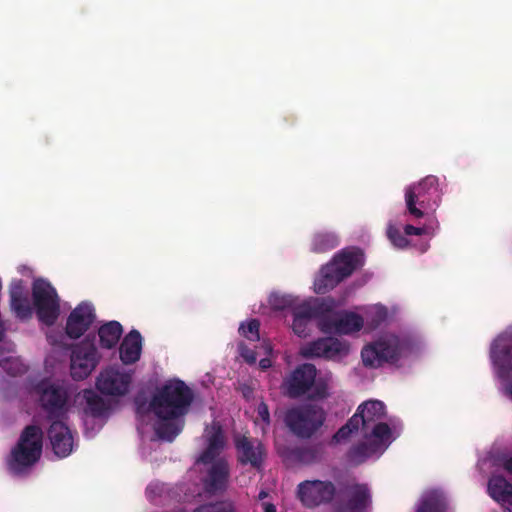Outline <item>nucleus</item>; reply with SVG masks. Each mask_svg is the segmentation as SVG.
I'll list each match as a JSON object with an SVG mask.
<instances>
[{
  "mask_svg": "<svg viewBox=\"0 0 512 512\" xmlns=\"http://www.w3.org/2000/svg\"><path fill=\"white\" fill-rule=\"evenodd\" d=\"M193 512H235L234 505L228 501L204 504L197 507Z\"/></svg>",
  "mask_w": 512,
  "mask_h": 512,
  "instance_id": "c9c22d12",
  "label": "nucleus"
},
{
  "mask_svg": "<svg viewBox=\"0 0 512 512\" xmlns=\"http://www.w3.org/2000/svg\"><path fill=\"white\" fill-rule=\"evenodd\" d=\"M259 366L262 370H266L271 366V360L268 358H263L260 360Z\"/></svg>",
  "mask_w": 512,
  "mask_h": 512,
  "instance_id": "09e8293b",
  "label": "nucleus"
},
{
  "mask_svg": "<svg viewBox=\"0 0 512 512\" xmlns=\"http://www.w3.org/2000/svg\"><path fill=\"white\" fill-rule=\"evenodd\" d=\"M363 421V430H369L372 424L380 422L385 415V405L379 400H369L357 408Z\"/></svg>",
  "mask_w": 512,
  "mask_h": 512,
  "instance_id": "393cba45",
  "label": "nucleus"
},
{
  "mask_svg": "<svg viewBox=\"0 0 512 512\" xmlns=\"http://www.w3.org/2000/svg\"><path fill=\"white\" fill-rule=\"evenodd\" d=\"M208 446L216 450H222L224 447V436L220 426H214L213 432L208 437Z\"/></svg>",
  "mask_w": 512,
  "mask_h": 512,
  "instance_id": "4c0bfd02",
  "label": "nucleus"
},
{
  "mask_svg": "<svg viewBox=\"0 0 512 512\" xmlns=\"http://www.w3.org/2000/svg\"><path fill=\"white\" fill-rule=\"evenodd\" d=\"M505 392L506 394L512 398V381L508 382L505 386Z\"/></svg>",
  "mask_w": 512,
  "mask_h": 512,
  "instance_id": "603ef678",
  "label": "nucleus"
},
{
  "mask_svg": "<svg viewBox=\"0 0 512 512\" xmlns=\"http://www.w3.org/2000/svg\"><path fill=\"white\" fill-rule=\"evenodd\" d=\"M323 311V305H311L310 303L304 302L293 307V317L310 321L313 318L319 317Z\"/></svg>",
  "mask_w": 512,
  "mask_h": 512,
  "instance_id": "2f4dec72",
  "label": "nucleus"
},
{
  "mask_svg": "<svg viewBox=\"0 0 512 512\" xmlns=\"http://www.w3.org/2000/svg\"><path fill=\"white\" fill-rule=\"evenodd\" d=\"M317 370L313 364L304 363L296 367L283 381L282 389L286 396L296 399L304 396L309 391L311 399H323L327 396V386L324 383H316Z\"/></svg>",
  "mask_w": 512,
  "mask_h": 512,
  "instance_id": "39448f33",
  "label": "nucleus"
},
{
  "mask_svg": "<svg viewBox=\"0 0 512 512\" xmlns=\"http://www.w3.org/2000/svg\"><path fill=\"white\" fill-rule=\"evenodd\" d=\"M48 437L54 453L59 457H67L73 450V436L70 429L60 420H52L48 429Z\"/></svg>",
  "mask_w": 512,
  "mask_h": 512,
  "instance_id": "a211bd4d",
  "label": "nucleus"
},
{
  "mask_svg": "<svg viewBox=\"0 0 512 512\" xmlns=\"http://www.w3.org/2000/svg\"><path fill=\"white\" fill-rule=\"evenodd\" d=\"M239 352L241 357L245 360L248 364H254L257 361V354L256 352L246 346L244 343H240L239 346Z\"/></svg>",
  "mask_w": 512,
  "mask_h": 512,
  "instance_id": "ea45409f",
  "label": "nucleus"
},
{
  "mask_svg": "<svg viewBox=\"0 0 512 512\" xmlns=\"http://www.w3.org/2000/svg\"><path fill=\"white\" fill-rule=\"evenodd\" d=\"M440 201L438 178L428 175L405 189V204L409 215L422 218L429 210H435Z\"/></svg>",
  "mask_w": 512,
  "mask_h": 512,
  "instance_id": "7ed1b4c3",
  "label": "nucleus"
},
{
  "mask_svg": "<svg viewBox=\"0 0 512 512\" xmlns=\"http://www.w3.org/2000/svg\"><path fill=\"white\" fill-rule=\"evenodd\" d=\"M260 323L257 319H251L247 324L242 323L239 327V333L250 341H258Z\"/></svg>",
  "mask_w": 512,
  "mask_h": 512,
  "instance_id": "72a5a7b5",
  "label": "nucleus"
},
{
  "mask_svg": "<svg viewBox=\"0 0 512 512\" xmlns=\"http://www.w3.org/2000/svg\"><path fill=\"white\" fill-rule=\"evenodd\" d=\"M264 497H266V493H265V492H263V491H262V492H260V494H259V498H260V499H263Z\"/></svg>",
  "mask_w": 512,
  "mask_h": 512,
  "instance_id": "864d4df0",
  "label": "nucleus"
},
{
  "mask_svg": "<svg viewBox=\"0 0 512 512\" xmlns=\"http://www.w3.org/2000/svg\"><path fill=\"white\" fill-rule=\"evenodd\" d=\"M257 415L266 426L270 425V423H271L270 412H269L268 405L264 401H261L258 404Z\"/></svg>",
  "mask_w": 512,
  "mask_h": 512,
  "instance_id": "79ce46f5",
  "label": "nucleus"
},
{
  "mask_svg": "<svg viewBox=\"0 0 512 512\" xmlns=\"http://www.w3.org/2000/svg\"><path fill=\"white\" fill-rule=\"evenodd\" d=\"M363 419L357 410L356 413L347 421L346 426H348L352 432L358 431L360 425L363 427Z\"/></svg>",
  "mask_w": 512,
  "mask_h": 512,
  "instance_id": "37998d69",
  "label": "nucleus"
},
{
  "mask_svg": "<svg viewBox=\"0 0 512 512\" xmlns=\"http://www.w3.org/2000/svg\"><path fill=\"white\" fill-rule=\"evenodd\" d=\"M10 304L17 318L26 320L32 317V307L27 295L24 293L22 280L11 284Z\"/></svg>",
  "mask_w": 512,
  "mask_h": 512,
  "instance_id": "6ab92c4d",
  "label": "nucleus"
},
{
  "mask_svg": "<svg viewBox=\"0 0 512 512\" xmlns=\"http://www.w3.org/2000/svg\"><path fill=\"white\" fill-rule=\"evenodd\" d=\"M361 258L362 254L359 252L343 251L335 255L331 263L338 272V279H342L343 281L349 277L361 264Z\"/></svg>",
  "mask_w": 512,
  "mask_h": 512,
  "instance_id": "5701e85b",
  "label": "nucleus"
},
{
  "mask_svg": "<svg viewBox=\"0 0 512 512\" xmlns=\"http://www.w3.org/2000/svg\"><path fill=\"white\" fill-rule=\"evenodd\" d=\"M339 275L332 263L324 265L320 270L319 277L314 282V290L318 294H325L337 286L342 279H338Z\"/></svg>",
  "mask_w": 512,
  "mask_h": 512,
  "instance_id": "a878e982",
  "label": "nucleus"
},
{
  "mask_svg": "<svg viewBox=\"0 0 512 512\" xmlns=\"http://www.w3.org/2000/svg\"><path fill=\"white\" fill-rule=\"evenodd\" d=\"M323 447L321 444L314 446L296 447L291 450L290 456L303 464H311L321 460Z\"/></svg>",
  "mask_w": 512,
  "mask_h": 512,
  "instance_id": "c756f323",
  "label": "nucleus"
},
{
  "mask_svg": "<svg viewBox=\"0 0 512 512\" xmlns=\"http://www.w3.org/2000/svg\"><path fill=\"white\" fill-rule=\"evenodd\" d=\"M363 318L354 312H346L338 317L325 316L320 322V329L324 333L350 334L360 331L363 327Z\"/></svg>",
  "mask_w": 512,
  "mask_h": 512,
  "instance_id": "f3484780",
  "label": "nucleus"
},
{
  "mask_svg": "<svg viewBox=\"0 0 512 512\" xmlns=\"http://www.w3.org/2000/svg\"><path fill=\"white\" fill-rule=\"evenodd\" d=\"M131 381L132 377L129 373L109 367L100 373L96 386L102 394L123 396L129 391Z\"/></svg>",
  "mask_w": 512,
  "mask_h": 512,
  "instance_id": "4468645a",
  "label": "nucleus"
},
{
  "mask_svg": "<svg viewBox=\"0 0 512 512\" xmlns=\"http://www.w3.org/2000/svg\"><path fill=\"white\" fill-rule=\"evenodd\" d=\"M42 448V429L36 425L26 426L7 459L9 471L17 476L24 474L39 461L42 455Z\"/></svg>",
  "mask_w": 512,
  "mask_h": 512,
  "instance_id": "f03ea898",
  "label": "nucleus"
},
{
  "mask_svg": "<svg viewBox=\"0 0 512 512\" xmlns=\"http://www.w3.org/2000/svg\"><path fill=\"white\" fill-rule=\"evenodd\" d=\"M237 463L241 466H250L256 471H262L267 456L264 444L245 435H237L234 438Z\"/></svg>",
  "mask_w": 512,
  "mask_h": 512,
  "instance_id": "1a4fd4ad",
  "label": "nucleus"
},
{
  "mask_svg": "<svg viewBox=\"0 0 512 512\" xmlns=\"http://www.w3.org/2000/svg\"><path fill=\"white\" fill-rule=\"evenodd\" d=\"M95 319L94 308L83 302L72 310L66 322V334L71 339H78L89 329Z\"/></svg>",
  "mask_w": 512,
  "mask_h": 512,
  "instance_id": "dca6fc26",
  "label": "nucleus"
},
{
  "mask_svg": "<svg viewBox=\"0 0 512 512\" xmlns=\"http://www.w3.org/2000/svg\"><path fill=\"white\" fill-rule=\"evenodd\" d=\"M339 245V238L333 232H317L311 239V251L315 253H325L336 248Z\"/></svg>",
  "mask_w": 512,
  "mask_h": 512,
  "instance_id": "c85d7f7f",
  "label": "nucleus"
},
{
  "mask_svg": "<svg viewBox=\"0 0 512 512\" xmlns=\"http://www.w3.org/2000/svg\"><path fill=\"white\" fill-rule=\"evenodd\" d=\"M220 452L221 450H216L215 448L207 445L206 449L201 453L198 462L209 466L218 459L217 456Z\"/></svg>",
  "mask_w": 512,
  "mask_h": 512,
  "instance_id": "58836bf2",
  "label": "nucleus"
},
{
  "mask_svg": "<svg viewBox=\"0 0 512 512\" xmlns=\"http://www.w3.org/2000/svg\"><path fill=\"white\" fill-rule=\"evenodd\" d=\"M32 300L39 321L53 325L60 315V298L52 284L42 278L32 284Z\"/></svg>",
  "mask_w": 512,
  "mask_h": 512,
  "instance_id": "0eeeda50",
  "label": "nucleus"
},
{
  "mask_svg": "<svg viewBox=\"0 0 512 512\" xmlns=\"http://www.w3.org/2000/svg\"><path fill=\"white\" fill-rule=\"evenodd\" d=\"M308 323L309 321L293 317L292 329L294 333L299 337H306L308 335Z\"/></svg>",
  "mask_w": 512,
  "mask_h": 512,
  "instance_id": "a19ab883",
  "label": "nucleus"
},
{
  "mask_svg": "<svg viewBox=\"0 0 512 512\" xmlns=\"http://www.w3.org/2000/svg\"><path fill=\"white\" fill-rule=\"evenodd\" d=\"M37 390L40 394V403L50 420H57L66 412L68 393L66 389L55 383L42 381Z\"/></svg>",
  "mask_w": 512,
  "mask_h": 512,
  "instance_id": "9d476101",
  "label": "nucleus"
},
{
  "mask_svg": "<svg viewBox=\"0 0 512 512\" xmlns=\"http://www.w3.org/2000/svg\"><path fill=\"white\" fill-rule=\"evenodd\" d=\"M325 413L322 408L305 404L288 408L283 415L287 429L297 438H311L323 425Z\"/></svg>",
  "mask_w": 512,
  "mask_h": 512,
  "instance_id": "20e7f679",
  "label": "nucleus"
},
{
  "mask_svg": "<svg viewBox=\"0 0 512 512\" xmlns=\"http://www.w3.org/2000/svg\"><path fill=\"white\" fill-rule=\"evenodd\" d=\"M336 494V486L329 480H304L297 485L296 495L303 506L319 507L332 502Z\"/></svg>",
  "mask_w": 512,
  "mask_h": 512,
  "instance_id": "6e6552de",
  "label": "nucleus"
},
{
  "mask_svg": "<svg viewBox=\"0 0 512 512\" xmlns=\"http://www.w3.org/2000/svg\"><path fill=\"white\" fill-rule=\"evenodd\" d=\"M294 300L289 295L273 293L269 297V304L275 310H284L293 306Z\"/></svg>",
  "mask_w": 512,
  "mask_h": 512,
  "instance_id": "e433bc0d",
  "label": "nucleus"
},
{
  "mask_svg": "<svg viewBox=\"0 0 512 512\" xmlns=\"http://www.w3.org/2000/svg\"><path fill=\"white\" fill-rule=\"evenodd\" d=\"M490 359L496 368L497 376L506 380L512 371V335H498L490 347Z\"/></svg>",
  "mask_w": 512,
  "mask_h": 512,
  "instance_id": "f8f14e48",
  "label": "nucleus"
},
{
  "mask_svg": "<svg viewBox=\"0 0 512 512\" xmlns=\"http://www.w3.org/2000/svg\"><path fill=\"white\" fill-rule=\"evenodd\" d=\"M264 512H276V507L272 503H266L264 505Z\"/></svg>",
  "mask_w": 512,
  "mask_h": 512,
  "instance_id": "3c124183",
  "label": "nucleus"
},
{
  "mask_svg": "<svg viewBox=\"0 0 512 512\" xmlns=\"http://www.w3.org/2000/svg\"><path fill=\"white\" fill-rule=\"evenodd\" d=\"M387 237L391 243L400 249L406 248L409 245V240L406 238L396 226L389 224L387 228Z\"/></svg>",
  "mask_w": 512,
  "mask_h": 512,
  "instance_id": "f704fd0d",
  "label": "nucleus"
},
{
  "mask_svg": "<svg viewBox=\"0 0 512 512\" xmlns=\"http://www.w3.org/2000/svg\"><path fill=\"white\" fill-rule=\"evenodd\" d=\"M154 426L155 434L161 440L172 442L183 430V417L158 418Z\"/></svg>",
  "mask_w": 512,
  "mask_h": 512,
  "instance_id": "b1692460",
  "label": "nucleus"
},
{
  "mask_svg": "<svg viewBox=\"0 0 512 512\" xmlns=\"http://www.w3.org/2000/svg\"><path fill=\"white\" fill-rule=\"evenodd\" d=\"M98 351L93 344H80L73 348L70 361L71 377L80 381L87 378L98 364Z\"/></svg>",
  "mask_w": 512,
  "mask_h": 512,
  "instance_id": "9b49d317",
  "label": "nucleus"
},
{
  "mask_svg": "<svg viewBox=\"0 0 512 512\" xmlns=\"http://www.w3.org/2000/svg\"><path fill=\"white\" fill-rule=\"evenodd\" d=\"M123 333L122 325L118 321H110L98 329L100 346L105 349L114 348Z\"/></svg>",
  "mask_w": 512,
  "mask_h": 512,
  "instance_id": "bb28decb",
  "label": "nucleus"
},
{
  "mask_svg": "<svg viewBox=\"0 0 512 512\" xmlns=\"http://www.w3.org/2000/svg\"><path fill=\"white\" fill-rule=\"evenodd\" d=\"M348 352V346L333 337L320 338L313 341L301 349V355L304 358L322 357L325 359H334L337 356L345 355Z\"/></svg>",
  "mask_w": 512,
  "mask_h": 512,
  "instance_id": "2eb2a0df",
  "label": "nucleus"
},
{
  "mask_svg": "<svg viewBox=\"0 0 512 512\" xmlns=\"http://www.w3.org/2000/svg\"><path fill=\"white\" fill-rule=\"evenodd\" d=\"M352 433V430L345 424L334 434L333 441L336 443L344 441L348 439Z\"/></svg>",
  "mask_w": 512,
  "mask_h": 512,
  "instance_id": "c03bdc74",
  "label": "nucleus"
},
{
  "mask_svg": "<svg viewBox=\"0 0 512 512\" xmlns=\"http://www.w3.org/2000/svg\"><path fill=\"white\" fill-rule=\"evenodd\" d=\"M425 228L424 227H415L411 224H407L404 227V233L406 236L416 235L421 236L425 234Z\"/></svg>",
  "mask_w": 512,
  "mask_h": 512,
  "instance_id": "a18cd8bd",
  "label": "nucleus"
},
{
  "mask_svg": "<svg viewBox=\"0 0 512 512\" xmlns=\"http://www.w3.org/2000/svg\"><path fill=\"white\" fill-rule=\"evenodd\" d=\"M370 492L365 484L352 485L348 490V499L340 508L342 512H363L370 503Z\"/></svg>",
  "mask_w": 512,
  "mask_h": 512,
  "instance_id": "4be33fe9",
  "label": "nucleus"
},
{
  "mask_svg": "<svg viewBox=\"0 0 512 512\" xmlns=\"http://www.w3.org/2000/svg\"><path fill=\"white\" fill-rule=\"evenodd\" d=\"M489 495L509 512H512V484L503 476H493L488 482Z\"/></svg>",
  "mask_w": 512,
  "mask_h": 512,
  "instance_id": "412c9836",
  "label": "nucleus"
},
{
  "mask_svg": "<svg viewBox=\"0 0 512 512\" xmlns=\"http://www.w3.org/2000/svg\"><path fill=\"white\" fill-rule=\"evenodd\" d=\"M83 398L86 402L85 413L93 418L104 417L109 411L106 401L93 390H84Z\"/></svg>",
  "mask_w": 512,
  "mask_h": 512,
  "instance_id": "cd10ccee",
  "label": "nucleus"
},
{
  "mask_svg": "<svg viewBox=\"0 0 512 512\" xmlns=\"http://www.w3.org/2000/svg\"><path fill=\"white\" fill-rule=\"evenodd\" d=\"M406 343L398 336L387 335L366 345L361 351L365 367L379 368L385 363L396 364L403 355Z\"/></svg>",
  "mask_w": 512,
  "mask_h": 512,
  "instance_id": "423d86ee",
  "label": "nucleus"
},
{
  "mask_svg": "<svg viewBox=\"0 0 512 512\" xmlns=\"http://www.w3.org/2000/svg\"><path fill=\"white\" fill-rule=\"evenodd\" d=\"M141 350L142 336L138 330H131L120 345V359L126 365L133 364L140 359Z\"/></svg>",
  "mask_w": 512,
  "mask_h": 512,
  "instance_id": "aec40b11",
  "label": "nucleus"
},
{
  "mask_svg": "<svg viewBox=\"0 0 512 512\" xmlns=\"http://www.w3.org/2000/svg\"><path fill=\"white\" fill-rule=\"evenodd\" d=\"M386 318V312L380 311L377 312L376 318L372 320L373 327H377L382 321H384Z\"/></svg>",
  "mask_w": 512,
  "mask_h": 512,
  "instance_id": "49530a36",
  "label": "nucleus"
},
{
  "mask_svg": "<svg viewBox=\"0 0 512 512\" xmlns=\"http://www.w3.org/2000/svg\"><path fill=\"white\" fill-rule=\"evenodd\" d=\"M446 508L445 499L436 493H431L422 500L417 512H446Z\"/></svg>",
  "mask_w": 512,
  "mask_h": 512,
  "instance_id": "7c9ffc66",
  "label": "nucleus"
},
{
  "mask_svg": "<svg viewBox=\"0 0 512 512\" xmlns=\"http://www.w3.org/2000/svg\"><path fill=\"white\" fill-rule=\"evenodd\" d=\"M504 469L512 475V456L509 457L503 464Z\"/></svg>",
  "mask_w": 512,
  "mask_h": 512,
  "instance_id": "8fccbe9b",
  "label": "nucleus"
},
{
  "mask_svg": "<svg viewBox=\"0 0 512 512\" xmlns=\"http://www.w3.org/2000/svg\"><path fill=\"white\" fill-rule=\"evenodd\" d=\"M193 391L180 379L167 381L156 390L150 409L157 418L184 417L191 406Z\"/></svg>",
  "mask_w": 512,
  "mask_h": 512,
  "instance_id": "f257e3e1",
  "label": "nucleus"
},
{
  "mask_svg": "<svg viewBox=\"0 0 512 512\" xmlns=\"http://www.w3.org/2000/svg\"><path fill=\"white\" fill-rule=\"evenodd\" d=\"M370 427V432L369 430H363L364 437L366 439L374 438L375 440H378L379 442L383 443L386 440H388L391 436V429L387 423L377 422L375 424H372Z\"/></svg>",
  "mask_w": 512,
  "mask_h": 512,
  "instance_id": "473e14b6",
  "label": "nucleus"
},
{
  "mask_svg": "<svg viewBox=\"0 0 512 512\" xmlns=\"http://www.w3.org/2000/svg\"><path fill=\"white\" fill-rule=\"evenodd\" d=\"M366 450H367L366 443H360L356 447L353 448L354 453L361 454V455L365 454Z\"/></svg>",
  "mask_w": 512,
  "mask_h": 512,
  "instance_id": "de8ad7c7",
  "label": "nucleus"
},
{
  "mask_svg": "<svg viewBox=\"0 0 512 512\" xmlns=\"http://www.w3.org/2000/svg\"><path fill=\"white\" fill-rule=\"evenodd\" d=\"M3 333L0 331V342L2 341Z\"/></svg>",
  "mask_w": 512,
  "mask_h": 512,
  "instance_id": "5fc2aeb1",
  "label": "nucleus"
},
{
  "mask_svg": "<svg viewBox=\"0 0 512 512\" xmlns=\"http://www.w3.org/2000/svg\"><path fill=\"white\" fill-rule=\"evenodd\" d=\"M230 465L225 458H219L211 463L202 478L204 491L209 495L223 494L229 486Z\"/></svg>",
  "mask_w": 512,
  "mask_h": 512,
  "instance_id": "ddd939ff",
  "label": "nucleus"
}]
</instances>
